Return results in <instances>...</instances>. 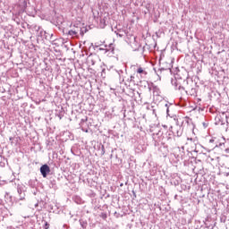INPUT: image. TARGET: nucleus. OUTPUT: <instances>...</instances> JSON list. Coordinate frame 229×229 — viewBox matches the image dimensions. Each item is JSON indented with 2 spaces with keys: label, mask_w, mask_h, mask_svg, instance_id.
<instances>
[{
  "label": "nucleus",
  "mask_w": 229,
  "mask_h": 229,
  "mask_svg": "<svg viewBox=\"0 0 229 229\" xmlns=\"http://www.w3.org/2000/svg\"><path fill=\"white\" fill-rule=\"evenodd\" d=\"M186 83L187 86L184 89L185 93L188 94V96H198V89H196L194 82L191 81V85H189V81H186Z\"/></svg>",
  "instance_id": "1"
},
{
  "label": "nucleus",
  "mask_w": 229,
  "mask_h": 229,
  "mask_svg": "<svg viewBox=\"0 0 229 229\" xmlns=\"http://www.w3.org/2000/svg\"><path fill=\"white\" fill-rule=\"evenodd\" d=\"M170 130L174 137H182L183 135V129L180 125H176L175 127L171 126Z\"/></svg>",
  "instance_id": "2"
},
{
  "label": "nucleus",
  "mask_w": 229,
  "mask_h": 229,
  "mask_svg": "<svg viewBox=\"0 0 229 229\" xmlns=\"http://www.w3.org/2000/svg\"><path fill=\"white\" fill-rule=\"evenodd\" d=\"M39 171L43 178H47V175L51 173V167H49L47 164H45L40 166Z\"/></svg>",
  "instance_id": "3"
},
{
  "label": "nucleus",
  "mask_w": 229,
  "mask_h": 229,
  "mask_svg": "<svg viewBox=\"0 0 229 229\" xmlns=\"http://www.w3.org/2000/svg\"><path fill=\"white\" fill-rule=\"evenodd\" d=\"M78 31H80V34L84 36L85 35V32L83 31V30L80 29V30H69L66 35H70V37H76L78 35Z\"/></svg>",
  "instance_id": "4"
},
{
  "label": "nucleus",
  "mask_w": 229,
  "mask_h": 229,
  "mask_svg": "<svg viewBox=\"0 0 229 229\" xmlns=\"http://www.w3.org/2000/svg\"><path fill=\"white\" fill-rule=\"evenodd\" d=\"M4 201L8 205V207H12L13 205V197H12L8 193H5V195H4Z\"/></svg>",
  "instance_id": "5"
},
{
  "label": "nucleus",
  "mask_w": 229,
  "mask_h": 229,
  "mask_svg": "<svg viewBox=\"0 0 229 229\" xmlns=\"http://www.w3.org/2000/svg\"><path fill=\"white\" fill-rule=\"evenodd\" d=\"M40 34L42 35V37H44L46 40H55L53 38V34H49L46 31H41Z\"/></svg>",
  "instance_id": "6"
},
{
  "label": "nucleus",
  "mask_w": 229,
  "mask_h": 229,
  "mask_svg": "<svg viewBox=\"0 0 229 229\" xmlns=\"http://www.w3.org/2000/svg\"><path fill=\"white\" fill-rule=\"evenodd\" d=\"M25 191H26V186L18 184L17 186L18 196H20Z\"/></svg>",
  "instance_id": "7"
},
{
  "label": "nucleus",
  "mask_w": 229,
  "mask_h": 229,
  "mask_svg": "<svg viewBox=\"0 0 229 229\" xmlns=\"http://www.w3.org/2000/svg\"><path fill=\"white\" fill-rule=\"evenodd\" d=\"M106 48V53H108V51H111V53H114V44H109V46H105Z\"/></svg>",
  "instance_id": "8"
},
{
  "label": "nucleus",
  "mask_w": 229,
  "mask_h": 229,
  "mask_svg": "<svg viewBox=\"0 0 229 229\" xmlns=\"http://www.w3.org/2000/svg\"><path fill=\"white\" fill-rule=\"evenodd\" d=\"M137 72H138V74H143V76L148 75V72L144 71V69L142 67L138 68Z\"/></svg>",
  "instance_id": "9"
},
{
  "label": "nucleus",
  "mask_w": 229,
  "mask_h": 229,
  "mask_svg": "<svg viewBox=\"0 0 229 229\" xmlns=\"http://www.w3.org/2000/svg\"><path fill=\"white\" fill-rule=\"evenodd\" d=\"M80 224H81V228H83V229H87V226H89V224L87 223V221H85L83 219L80 220Z\"/></svg>",
  "instance_id": "10"
},
{
  "label": "nucleus",
  "mask_w": 229,
  "mask_h": 229,
  "mask_svg": "<svg viewBox=\"0 0 229 229\" xmlns=\"http://www.w3.org/2000/svg\"><path fill=\"white\" fill-rule=\"evenodd\" d=\"M24 199H26V190L22 193H20L19 195L20 201H24Z\"/></svg>",
  "instance_id": "11"
},
{
  "label": "nucleus",
  "mask_w": 229,
  "mask_h": 229,
  "mask_svg": "<svg viewBox=\"0 0 229 229\" xmlns=\"http://www.w3.org/2000/svg\"><path fill=\"white\" fill-rule=\"evenodd\" d=\"M175 85V89H177L178 90H185V87L183 86H178V82H174Z\"/></svg>",
  "instance_id": "12"
},
{
  "label": "nucleus",
  "mask_w": 229,
  "mask_h": 229,
  "mask_svg": "<svg viewBox=\"0 0 229 229\" xmlns=\"http://www.w3.org/2000/svg\"><path fill=\"white\" fill-rule=\"evenodd\" d=\"M191 118L185 117L184 120L182 121V124H189L191 123Z\"/></svg>",
  "instance_id": "13"
},
{
  "label": "nucleus",
  "mask_w": 229,
  "mask_h": 229,
  "mask_svg": "<svg viewBox=\"0 0 229 229\" xmlns=\"http://www.w3.org/2000/svg\"><path fill=\"white\" fill-rule=\"evenodd\" d=\"M137 83H140V85H143L144 87H146L148 84L147 81H137Z\"/></svg>",
  "instance_id": "14"
},
{
  "label": "nucleus",
  "mask_w": 229,
  "mask_h": 229,
  "mask_svg": "<svg viewBox=\"0 0 229 229\" xmlns=\"http://www.w3.org/2000/svg\"><path fill=\"white\" fill-rule=\"evenodd\" d=\"M100 153L101 155H105V145H100Z\"/></svg>",
  "instance_id": "15"
},
{
  "label": "nucleus",
  "mask_w": 229,
  "mask_h": 229,
  "mask_svg": "<svg viewBox=\"0 0 229 229\" xmlns=\"http://www.w3.org/2000/svg\"><path fill=\"white\" fill-rule=\"evenodd\" d=\"M45 225L43 226L44 229H49V223H47L46 220H43Z\"/></svg>",
  "instance_id": "16"
},
{
  "label": "nucleus",
  "mask_w": 229,
  "mask_h": 229,
  "mask_svg": "<svg viewBox=\"0 0 229 229\" xmlns=\"http://www.w3.org/2000/svg\"><path fill=\"white\" fill-rule=\"evenodd\" d=\"M50 183H51L52 187L56 186V181H55V180H50Z\"/></svg>",
  "instance_id": "17"
},
{
  "label": "nucleus",
  "mask_w": 229,
  "mask_h": 229,
  "mask_svg": "<svg viewBox=\"0 0 229 229\" xmlns=\"http://www.w3.org/2000/svg\"><path fill=\"white\" fill-rule=\"evenodd\" d=\"M165 106L167 107V108H166V114H167L168 116L171 115V114H169V105H168V104H165Z\"/></svg>",
  "instance_id": "18"
},
{
  "label": "nucleus",
  "mask_w": 229,
  "mask_h": 229,
  "mask_svg": "<svg viewBox=\"0 0 229 229\" xmlns=\"http://www.w3.org/2000/svg\"><path fill=\"white\" fill-rule=\"evenodd\" d=\"M130 81H132L133 83H135V76L131 75L130 77Z\"/></svg>",
  "instance_id": "19"
},
{
  "label": "nucleus",
  "mask_w": 229,
  "mask_h": 229,
  "mask_svg": "<svg viewBox=\"0 0 229 229\" xmlns=\"http://www.w3.org/2000/svg\"><path fill=\"white\" fill-rule=\"evenodd\" d=\"M89 121V118L81 119V123H87Z\"/></svg>",
  "instance_id": "20"
},
{
  "label": "nucleus",
  "mask_w": 229,
  "mask_h": 229,
  "mask_svg": "<svg viewBox=\"0 0 229 229\" xmlns=\"http://www.w3.org/2000/svg\"><path fill=\"white\" fill-rule=\"evenodd\" d=\"M116 35L118 36V37H121V38H123V37H124V34H121V33H116Z\"/></svg>",
  "instance_id": "21"
},
{
  "label": "nucleus",
  "mask_w": 229,
  "mask_h": 229,
  "mask_svg": "<svg viewBox=\"0 0 229 229\" xmlns=\"http://www.w3.org/2000/svg\"><path fill=\"white\" fill-rule=\"evenodd\" d=\"M224 176H229V169H228V172L224 173Z\"/></svg>",
  "instance_id": "22"
},
{
  "label": "nucleus",
  "mask_w": 229,
  "mask_h": 229,
  "mask_svg": "<svg viewBox=\"0 0 229 229\" xmlns=\"http://www.w3.org/2000/svg\"><path fill=\"white\" fill-rule=\"evenodd\" d=\"M0 205L4 206V202L3 201V199H0Z\"/></svg>",
  "instance_id": "23"
},
{
  "label": "nucleus",
  "mask_w": 229,
  "mask_h": 229,
  "mask_svg": "<svg viewBox=\"0 0 229 229\" xmlns=\"http://www.w3.org/2000/svg\"><path fill=\"white\" fill-rule=\"evenodd\" d=\"M99 49V51H106V48H102V47H100V48H98Z\"/></svg>",
  "instance_id": "24"
},
{
  "label": "nucleus",
  "mask_w": 229,
  "mask_h": 229,
  "mask_svg": "<svg viewBox=\"0 0 229 229\" xmlns=\"http://www.w3.org/2000/svg\"><path fill=\"white\" fill-rule=\"evenodd\" d=\"M225 152L229 153V148H225Z\"/></svg>",
  "instance_id": "25"
},
{
  "label": "nucleus",
  "mask_w": 229,
  "mask_h": 229,
  "mask_svg": "<svg viewBox=\"0 0 229 229\" xmlns=\"http://www.w3.org/2000/svg\"><path fill=\"white\" fill-rule=\"evenodd\" d=\"M225 146V143H219V147Z\"/></svg>",
  "instance_id": "26"
},
{
  "label": "nucleus",
  "mask_w": 229,
  "mask_h": 229,
  "mask_svg": "<svg viewBox=\"0 0 229 229\" xmlns=\"http://www.w3.org/2000/svg\"><path fill=\"white\" fill-rule=\"evenodd\" d=\"M110 158H114V154H111V155H110Z\"/></svg>",
  "instance_id": "27"
},
{
  "label": "nucleus",
  "mask_w": 229,
  "mask_h": 229,
  "mask_svg": "<svg viewBox=\"0 0 229 229\" xmlns=\"http://www.w3.org/2000/svg\"><path fill=\"white\" fill-rule=\"evenodd\" d=\"M123 185H124L123 183H121V184H120V187H123Z\"/></svg>",
  "instance_id": "28"
},
{
  "label": "nucleus",
  "mask_w": 229,
  "mask_h": 229,
  "mask_svg": "<svg viewBox=\"0 0 229 229\" xmlns=\"http://www.w3.org/2000/svg\"><path fill=\"white\" fill-rule=\"evenodd\" d=\"M209 142H214V140H210Z\"/></svg>",
  "instance_id": "29"
},
{
  "label": "nucleus",
  "mask_w": 229,
  "mask_h": 229,
  "mask_svg": "<svg viewBox=\"0 0 229 229\" xmlns=\"http://www.w3.org/2000/svg\"><path fill=\"white\" fill-rule=\"evenodd\" d=\"M161 71H165V69L162 68Z\"/></svg>",
  "instance_id": "30"
},
{
  "label": "nucleus",
  "mask_w": 229,
  "mask_h": 229,
  "mask_svg": "<svg viewBox=\"0 0 229 229\" xmlns=\"http://www.w3.org/2000/svg\"><path fill=\"white\" fill-rule=\"evenodd\" d=\"M102 21H104V24H105V20H102Z\"/></svg>",
  "instance_id": "31"
},
{
  "label": "nucleus",
  "mask_w": 229,
  "mask_h": 229,
  "mask_svg": "<svg viewBox=\"0 0 229 229\" xmlns=\"http://www.w3.org/2000/svg\"><path fill=\"white\" fill-rule=\"evenodd\" d=\"M102 21H104V24H105V20H102Z\"/></svg>",
  "instance_id": "32"
},
{
  "label": "nucleus",
  "mask_w": 229,
  "mask_h": 229,
  "mask_svg": "<svg viewBox=\"0 0 229 229\" xmlns=\"http://www.w3.org/2000/svg\"><path fill=\"white\" fill-rule=\"evenodd\" d=\"M204 126H207L206 123H203Z\"/></svg>",
  "instance_id": "33"
}]
</instances>
